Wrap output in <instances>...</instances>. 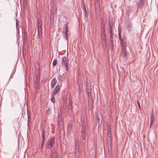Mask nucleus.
<instances>
[{
    "label": "nucleus",
    "mask_w": 158,
    "mask_h": 158,
    "mask_svg": "<svg viewBox=\"0 0 158 158\" xmlns=\"http://www.w3.org/2000/svg\"><path fill=\"white\" fill-rule=\"evenodd\" d=\"M79 89L80 90H81V89H82V88H81V87H80V86H79Z\"/></svg>",
    "instance_id": "obj_48"
},
{
    "label": "nucleus",
    "mask_w": 158,
    "mask_h": 158,
    "mask_svg": "<svg viewBox=\"0 0 158 158\" xmlns=\"http://www.w3.org/2000/svg\"><path fill=\"white\" fill-rule=\"evenodd\" d=\"M60 86L59 85H57L54 89V91L51 93V96H55L60 91Z\"/></svg>",
    "instance_id": "obj_9"
},
{
    "label": "nucleus",
    "mask_w": 158,
    "mask_h": 158,
    "mask_svg": "<svg viewBox=\"0 0 158 158\" xmlns=\"http://www.w3.org/2000/svg\"><path fill=\"white\" fill-rule=\"evenodd\" d=\"M111 136H107V143L108 146L111 147Z\"/></svg>",
    "instance_id": "obj_16"
},
{
    "label": "nucleus",
    "mask_w": 158,
    "mask_h": 158,
    "mask_svg": "<svg viewBox=\"0 0 158 158\" xmlns=\"http://www.w3.org/2000/svg\"><path fill=\"white\" fill-rule=\"evenodd\" d=\"M81 120L82 125L81 131V137L83 139H85V124L84 116H81Z\"/></svg>",
    "instance_id": "obj_1"
},
{
    "label": "nucleus",
    "mask_w": 158,
    "mask_h": 158,
    "mask_svg": "<svg viewBox=\"0 0 158 158\" xmlns=\"http://www.w3.org/2000/svg\"><path fill=\"white\" fill-rule=\"evenodd\" d=\"M68 54L67 56H63L62 58L61 64L64 68L66 71H68V63L69 62V59L68 58Z\"/></svg>",
    "instance_id": "obj_4"
},
{
    "label": "nucleus",
    "mask_w": 158,
    "mask_h": 158,
    "mask_svg": "<svg viewBox=\"0 0 158 158\" xmlns=\"http://www.w3.org/2000/svg\"><path fill=\"white\" fill-rule=\"evenodd\" d=\"M102 46L103 47V49H105L106 48V41H102Z\"/></svg>",
    "instance_id": "obj_27"
},
{
    "label": "nucleus",
    "mask_w": 158,
    "mask_h": 158,
    "mask_svg": "<svg viewBox=\"0 0 158 158\" xmlns=\"http://www.w3.org/2000/svg\"><path fill=\"white\" fill-rule=\"evenodd\" d=\"M95 114L96 116L97 119H98V121L99 120V116H98V113L97 111H96L95 112Z\"/></svg>",
    "instance_id": "obj_35"
},
{
    "label": "nucleus",
    "mask_w": 158,
    "mask_h": 158,
    "mask_svg": "<svg viewBox=\"0 0 158 158\" xmlns=\"http://www.w3.org/2000/svg\"><path fill=\"white\" fill-rule=\"evenodd\" d=\"M118 33H121V27L119 25L118 27Z\"/></svg>",
    "instance_id": "obj_39"
},
{
    "label": "nucleus",
    "mask_w": 158,
    "mask_h": 158,
    "mask_svg": "<svg viewBox=\"0 0 158 158\" xmlns=\"http://www.w3.org/2000/svg\"><path fill=\"white\" fill-rule=\"evenodd\" d=\"M114 22L113 21V19H110L109 18V22L108 24V29L109 30L110 32H113V29L114 28Z\"/></svg>",
    "instance_id": "obj_6"
},
{
    "label": "nucleus",
    "mask_w": 158,
    "mask_h": 158,
    "mask_svg": "<svg viewBox=\"0 0 158 158\" xmlns=\"http://www.w3.org/2000/svg\"><path fill=\"white\" fill-rule=\"evenodd\" d=\"M63 37L66 40H68V33L64 32V33L63 34Z\"/></svg>",
    "instance_id": "obj_24"
},
{
    "label": "nucleus",
    "mask_w": 158,
    "mask_h": 158,
    "mask_svg": "<svg viewBox=\"0 0 158 158\" xmlns=\"http://www.w3.org/2000/svg\"><path fill=\"white\" fill-rule=\"evenodd\" d=\"M57 60L56 59H54L53 62V65L54 66H55L56 65L57 63Z\"/></svg>",
    "instance_id": "obj_31"
},
{
    "label": "nucleus",
    "mask_w": 158,
    "mask_h": 158,
    "mask_svg": "<svg viewBox=\"0 0 158 158\" xmlns=\"http://www.w3.org/2000/svg\"><path fill=\"white\" fill-rule=\"evenodd\" d=\"M88 17V14L87 12H84V17L85 19H86Z\"/></svg>",
    "instance_id": "obj_33"
},
{
    "label": "nucleus",
    "mask_w": 158,
    "mask_h": 158,
    "mask_svg": "<svg viewBox=\"0 0 158 158\" xmlns=\"http://www.w3.org/2000/svg\"><path fill=\"white\" fill-rule=\"evenodd\" d=\"M80 157V153L79 152H78V150L77 149L76 150H75V158H79Z\"/></svg>",
    "instance_id": "obj_20"
},
{
    "label": "nucleus",
    "mask_w": 158,
    "mask_h": 158,
    "mask_svg": "<svg viewBox=\"0 0 158 158\" xmlns=\"http://www.w3.org/2000/svg\"><path fill=\"white\" fill-rule=\"evenodd\" d=\"M153 121H154V120H153V119H152V118H151L150 124V126H149V127L150 128H151V127L152 125Z\"/></svg>",
    "instance_id": "obj_37"
},
{
    "label": "nucleus",
    "mask_w": 158,
    "mask_h": 158,
    "mask_svg": "<svg viewBox=\"0 0 158 158\" xmlns=\"http://www.w3.org/2000/svg\"><path fill=\"white\" fill-rule=\"evenodd\" d=\"M132 27V24L131 23H129L128 24L127 27V29L129 31H130L131 30Z\"/></svg>",
    "instance_id": "obj_19"
},
{
    "label": "nucleus",
    "mask_w": 158,
    "mask_h": 158,
    "mask_svg": "<svg viewBox=\"0 0 158 158\" xmlns=\"http://www.w3.org/2000/svg\"><path fill=\"white\" fill-rule=\"evenodd\" d=\"M110 49L111 50H113L114 48L113 41H112V42H111V41H110Z\"/></svg>",
    "instance_id": "obj_25"
},
{
    "label": "nucleus",
    "mask_w": 158,
    "mask_h": 158,
    "mask_svg": "<svg viewBox=\"0 0 158 158\" xmlns=\"http://www.w3.org/2000/svg\"><path fill=\"white\" fill-rule=\"evenodd\" d=\"M73 122L72 121H69L68 123V127L67 130V132L70 133L73 128Z\"/></svg>",
    "instance_id": "obj_12"
},
{
    "label": "nucleus",
    "mask_w": 158,
    "mask_h": 158,
    "mask_svg": "<svg viewBox=\"0 0 158 158\" xmlns=\"http://www.w3.org/2000/svg\"><path fill=\"white\" fill-rule=\"evenodd\" d=\"M101 33L102 35H105V29L101 30Z\"/></svg>",
    "instance_id": "obj_34"
},
{
    "label": "nucleus",
    "mask_w": 158,
    "mask_h": 158,
    "mask_svg": "<svg viewBox=\"0 0 158 158\" xmlns=\"http://www.w3.org/2000/svg\"><path fill=\"white\" fill-rule=\"evenodd\" d=\"M55 138L54 137L50 138L46 143V147L48 149H51L55 144Z\"/></svg>",
    "instance_id": "obj_2"
},
{
    "label": "nucleus",
    "mask_w": 158,
    "mask_h": 158,
    "mask_svg": "<svg viewBox=\"0 0 158 158\" xmlns=\"http://www.w3.org/2000/svg\"><path fill=\"white\" fill-rule=\"evenodd\" d=\"M83 11H84V12H86V9L85 6H83Z\"/></svg>",
    "instance_id": "obj_46"
},
{
    "label": "nucleus",
    "mask_w": 158,
    "mask_h": 158,
    "mask_svg": "<svg viewBox=\"0 0 158 158\" xmlns=\"http://www.w3.org/2000/svg\"><path fill=\"white\" fill-rule=\"evenodd\" d=\"M58 125L59 128H61L63 126V122L62 120L60 119L58 121Z\"/></svg>",
    "instance_id": "obj_21"
},
{
    "label": "nucleus",
    "mask_w": 158,
    "mask_h": 158,
    "mask_svg": "<svg viewBox=\"0 0 158 158\" xmlns=\"http://www.w3.org/2000/svg\"><path fill=\"white\" fill-rule=\"evenodd\" d=\"M42 137H45V131L44 129H42Z\"/></svg>",
    "instance_id": "obj_28"
},
{
    "label": "nucleus",
    "mask_w": 158,
    "mask_h": 158,
    "mask_svg": "<svg viewBox=\"0 0 158 158\" xmlns=\"http://www.w3.org/2000/svg\"><path fill=\"white\" fill-rule=\"evenodd\" d=\"M24 36L25 41H27V33L26 31L24 32Z\"/></svg>",
    "instance_id": "obj_23"
},
{
    "label": "nucleus",
    "mask_w": 158,
    "mask_h": 158,
    "mask_svg": "<svg viewBox=\"0 0 158 158\" xmlns=\"http://www.w3.org/2000/svg\"><path fill=\"white\" fill-rule=\"evenodd\" d=\"M137 103L139 107V109L140 110L141 109L140 106V105L139 102L138 100H137Z\"/></svg>",
    "instance_id": "obj_45"
},
{
    "label": "nucleus",
    "mask_w": 158,
    "mask_h": 158,
    "mask_svg": "<svg viewBox=\"0 0 158 158\" xmlns=\"http://www.w3.org/2000/svg\"><path fill=\"white\" fill-rule=\"evenodd\" d=\"M103 29H105V23L104 20L102 18L101 21V30Z\"/></svg>",
    "instance_id": "obj_18"
},
{
    "label": "nucleus",
    "mask_w": 158,
    "mask_h": 158,
    "mask_svg": "<svg viewBox=\"0 0 158 158\" xmlns=\"http://www.w3.org/2000/svg\"><path fill=\"white\" fill-rule=\"evenodd\" d=\"M154 118V114L153 113H151V117H150V119H151V118H152V119H153Z\"/></svg>",
    "instance_id": "obj_41"
},
{
    "label": "nucleus",
    "mask_w": 158,
    "mask_h": 158,
    "mask_svg": "<svg viewBox=\"0 0 158 158\" xmlns=\"http://www.w3.org/2000/svg\"><path fill=\"white\" fill-rule=\"evenodd\" d=\"M114 34L113 32H110V40L112 42V41H113V35Z\"/></svg>",
    "instance_id": "obj_22"
},
{
    "label": "nucleus",
    "mask_w": 158,
    "mask_h": 158,
    "mask_svg": "<svg viewBox=\"0 0 158 158\" xmlns=\"http://www.w3.org/2000/svg\"><path fill=\"white\" fill-rule=\"evenodd\" d=\"M35 87L36 88L38 89L39 87V84L37 82L35 83Z\"/></svg>",
    "instance_id": "obj_38"
},
{
    "label": "nucleus",
    "mask_w": 158,
    "mask_h": 158,
    "mask_svg": "<svg viewBox=\"0 0 158 158\" xmlns=\"http://www.w3.org/2000/svg\"><path fill=\"white\" fill-rule=\"evenodd\" d=\"M120 43L121 48H126L127 42L126 38L125 36H123L122 39L120 40Z\"/></svg>",
    "instance_id": "obj_7"
},
{
    "label": "nucleus",
    "mask_w": 158,
    "mask_h": 158,
    "mask_svg": "<svg viewBox=\"0 0 158 158\" xmlns=\"http://www.w3.org/2000/svg\"><path fill=\"white\" fill-rule=\"evenodd\" d=\"M152 113H153V110L152 109Z\"/></svg>",
    "instance_id": "obj_50"
},
{
    "label": "nucleus",
    "mask_w": 158,
    "mask_h": 158,
    "mask_svg": "<svg viewBox=\"0 0 158 158\" xmlns=\"http://www.w3.org/2000/svg\"><path fill=\"white\" fill-rule=\"evenodd\" d=\"M72 101L71 96H70L69 98V103L68 106V114L70 116H72L73 115V112L72 110Z\"/></svg>",
    "instance_id": "obj_5"
},
{
    "label": "nucleus",
    "mask_w": 158,
    "mask_h": 158,
    "mask_svg": "<svg viewBox=\"0 0 158 158\" xmlns=\"http://www.w3.org/2000/svg\"><path fill=\"white\" fill-rule=\"evenodd\" d=\"M66 102H64L63 104V108L64 110H65L67 108Z\"/></svg>",
    "instance_id": "obj_30"
},
{
    "label": "nucleus",
    "mask_w": 158,
    "mask_h": 158,
    "mask_svg": "<svg viewBox=\"0 0 158 158\" xmlns=\"http://www.w3.org/2000/svg\"><path fill=\"white\" fill-rule=\"evenodd\" d=\"M52 158H59V154L58 152L55 151L52 153Z\"/></svg>",
    "instance_id": "obj_15"
},
{
    "label": "nucleus",
    "mask_w": 158,
    "mask_h": 158,
    "mask_svg": "<svg viewBox=\"0 0 158 158\" xmlns=\"http://www.w3.org/2000/svg\"><path fill=\"white\" fill-rule=\"evenodd\" d=\"M97 4L95 7V11L96 13H98L100 11L99 5L98 1H97Z\"/></svg>",
    "instance_id": "obj_17"
},
{
    "label": "nucleus",
    "mask_w": 158,
    "mask_h": 158,
    "mask_svg": "<svg viewBox=\"0 0 158 158\" xmlns=\"http://www.w3.org/2000/svg\"><path fill=\"white\" fill-rule=\"evenodd\" d=\"M44 142H42L41 143V147H40V150H42L43 149V147L44 145Z\"/></svg>",
    "instance_id": "obj_36"
},
{
    "label": "nucleus",
    "mask_w": 158,
    "mask_h": 158,
    "mask_svg": "<svg viewBox=\"0 0 158 158\" xmlns=\"http://www.w3.org/2000/svg\"><path fill=\"white\" fill-rule=\"evenodd\" d=\"M86 91H87V90H88V89H89V90H91V89L90 87L91 85L89 84L87 82L86 83Z\"/></svg>",
    "instance_id": "obj_26"
},
{
    "label": "nucleus",
    "mask_w": 158,
    "mask_h": 158,
    "mask_svg": "<svg viewBox=\"0 0 158 158\" xmlns=\"http://www.w3.org/2000/svg\"><path fill=\"white\" fill-rule=\"evenodd\" d=\"M111 131H108L107 136H111Z\"/></svg>",
    "instance_id": "obj_43"
},
{
    "label": "nucleus",
    "mask_w": 158,
    "mask_h": 158,
    "mask_svg": "<svg viewBox=\"0 0 158 158\" xmlns=\"http://www.w3.org/2000/svg\"><path fill=\"white\" fill-rule=\"evenodd\" d=\"M69 23L68 22L66 23L63 27V33L64 32H66V33H68L69 31V28L68 27Z\"/></svg>",
    "instance_id": "obj_13"
},
{
    "label": "nucleus",
    "mask_w": 158,
    "mask_h": 158,
    "mask_svg": "<svg viewBox=\"0 0 158 158\" xmlns=\"http://www.w3.org/2000/svg\"><path fill=\"white\" fill-rule=\"evenodd\" d=\"M111 127L109 125L108 126V131H111Z\"/></svg>",
    "instance_id": "obj_42"
},
{
    "label": "nucleus",
    "mask_w": 158,
    "mask_h": 158,
    "mask_svg": "<svg viewBox=\"0 0 158 158\" xmlns=\"http://www.w3.org/2000/svg\"><path fill=\"white\" fill-rule=\"evenodd\" d=\"M118 39L120 40L121 39H122V38L121 37V33H118Z\"/></svg>",
    "instance_id": "obj_40"
},
{
    "label": "nucleus",
    "mask_w": 158,
    "mask_h": 158,
    "mask_svg": "<svg viewBox=\"0 0 158 158\" xmlns=\"http://www.w3.org/2000/svg\"><path fill=\"white\" fill-rule=\"evenodd\" d=\"M144 0H139L136 2V5L137 6L138 8L142 9L143 6L144 4Z\"/></svg>",
    "instance_id": "obj_8"
},
{
    "label": "nucleus",
    "mask_w": 158,
    "mask_h": 158,
    "mask_svg": "<svg viewBox=\"0 0 158 158\" xmlns=\"http://www.w3.org/2000/svg\"><path fill=\"white\" fill-rule=\"evenodd\" d=\"M57 82L55 78H53L51 82V87L52 89H53Z\"/></svg>",
    "instance_id": "obj_14"
},
{
    "label": "nucleus",
    "mask_w": 158,
    "mask_h": 158,
    "mask_svg": "<svg viewBox=\"0 0 158 158\" xmlns=\"http://www.w3.org/2000/svg\"><path fill=\"white\" fill-rule=\"evenodd\" d=\"M42 142H44H44H45V137H42Z\"/></svg>",
    "instance_id": "obj_47"
},
{
    "label": "nucleus",
    "mask_w": 158,
    "mask_h": 158,
    "mask_svg": "<svg viewBox=\"0 0 158 158\" xmlns=\"http://www.w3.org/2000/svg\"><path fill=\"white\" fill-rule=\"evenodd\" d=\"M103 41H106V40H105V39H103Z\"/></svg>",
    "instance_id": "obj_51"
},
{
    "label": "nucleus",
    "mask_w": 158,
    "mask_h": 158,
    "mask_svg": "<svg viewBox=\"0 0 158 158\" xmlns=\"http://www.w3.org/2000/svg\"><path fill=\"white\" fill-rule=\"evenodd\" d=\"M37 31L38 33V36L39 38L42 35V23L41 19H37Z\"/></svg>",
    "instance_id": "obj_3"
},
{
    "label": "nucleus",
    "mask_w": 158,
    "mask_h": 158,
    "mask_svg": "<svg viewBox=\"0 0 158 158\" xmlns=\"http://www.w3.org/2000/svg\"><path fill=\"white\" fill-rule=\"evenodd\" d=\"M23 3L24 8H25V7H26L27 5V0H23Z\"/></svg>",
    "instance_id": "obj_32"
},
{
    "label": "nucleus",
    "mask_w": 158,
    "mask_h": 158,
    "mask_svg": "<svg viewBox=\"0 0 158 158\" xmlns=\"http://www.w3.org/2000/svg\"><path fill=\"white\" fill-rule=\"evenodd\" d=\"M87 92L88 95L89 103V104H91L93 101L92 96L91 95V90H89L88 89V90H87Z\"/></svg>",
    "instance_id": "obj_10"
},
{
    "label": "nucleus",
    "mask_w": 158,
    "mask_h": 158,
    "mask_svg": "<svg viewBox=\"0 0 158 158\" xmlns=\"http://www.w3.org/2000/svg\"><path fill=\"white\" fill-rule=\"evenodd\" d=\"M126 48H121L122 49V54L121 56L123 57L126 58L127 59V57L128 56L127 52L126 51Z\"/></svg>",
    "instance_id": "obj_11"
},
{
    "label": "nucleus",
    "mask_w": 158,
    "mask_h": 158,
    "mask_svg": "<svg viewBox=\"0 0 158 158\" xmlns=\"http://www.w3.org/2000/svg\"><path fill=\"white\" fill-rule=\"evenodd\" d=\"M77 144V146H78V143H77V142L76 143V144L75 145Z\"/></svg>",
    "instance_id": "obj_49"
},
{
    "label": "nucleus",
    "mask_w": 158,
    "mask_h": 158,
    "mask_svg": "<svg viewBox=\"0 0 158 158\" xmlns=\"http://www.w3.org/2000/svg\"><path fill=\"white\" fill-rule=\"evenodd\" d=\"M51 96L52 98L51 99V100L52 102H53V103H54L55 102V97H54V96Z\"/></svg>",
    "instance_id": "obj_29"
},
{
    "label": "nucleus",
    "mask_w": 158,
    "mask_h": 158,
    "mask_svg": "<svg viewBox=\"0 0 158 158\" xmlns=\"http://www.w3.org/2000/svg\"><path fill=\"white\" fill-rule=\"evenodd\" d=\"M77 149H78V152H79V150L78 146H77V144H76L75 145V150H76Z\"/></svg>",
    "instance_id": "obj_44"
}]
</instances>
